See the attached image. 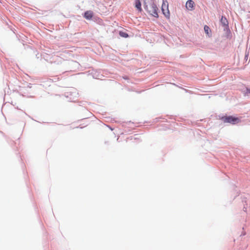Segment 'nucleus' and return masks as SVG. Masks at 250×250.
I'll use <instances>...</instances> for the list:
<instances>
[{"instance_id":"nucleus-1","label":"nucleus","mask_w":250,"mask_h":250,"mask_svg":"<svg viewBox=\"0 0 250 250\" xmlns=\"http://www.w3.org/2000/svg\"><path fill=\"white\" fill-rule=\"evenodd\" d=\"M151 2L147 3L146 0L144 1V8L147 11L148 13L152 15L154 17H158V8L156 5L152 2V0H150Z\"/></svg>"},{"instance_id":"nucleus-2","label":"nucleus","mask_w":250,"mask_h":250,"mask_svg":"<svg viewBox=\"0 0 250 250\" xmlns=\"http://www.w3.org/2000/svg\"><path fill=\"white\" fill-rule=\"evenodd\" d=\"M221 120L225 123H230L231 124H235L240 122L238 118L233 117L231 116H224L221 118Z\"/></svg>"},{"instance_id":"nucleus-3","label":"nucleus","mask_w":250,"mask_h":250,"mask_svg":"<svg viewBox=\"0 0 250 250\" xmlns=\"http://www.w3.org/2000/svg\"><path fill=\"white\" fill-rule=\"evenodd\" d=\"M162 10L164 15L167 17H169V12L168 8V4L164 2L162 5Z\"/></svg>"},{"instance_id":"nucleus-4","label":"nucleus","mask_w":250,"mask_h":250,"mask_svg":"<svg viewBox=\"0 0 250 250\" xmlns=\"http://www.w3.org/2000/svg\"><path fill=\"white\" fill-rule=\"evenodd\" d=\"M194 5H195L194 2L192 0H188L186 4V8L188 10H193Z\"/></svg>"},{"instance_id":"nucleus-5","label":"nucleus","mask_w":250,"mask_h":250,"mask_svg":"<svg viewBox=\"0 0 250 250\" xmlns=\"http://www.w3.org/2000/svg\"><path fill=\"white\" fill-rule=\"evenodd\" d=\"M93 16V13L91 11H87L84 13V17L87 20L92 19Z\"/></svg>"},{"instance_id":"nucleus-6","label":"nucleus","mask_w":250,"mask_h":250,"mask_svg":"<svg viewBox=\"0 0 250 250\" xmlns=\"http://www.w3.org/2000/svg\"><path fill=\"white\" fill-rule=\"evenodd\" d=\"M135 6L139 12L142 11L141 3L140 0H135Z\"/></svg>"},{"instance_id":"nucleus-7","label":"nucleus","mask_w":250,"mask_h":250,"mask_svg":"<svg viewBox=\"0 0 250 250\" xmlns=\"http://www.w3.org/2000/svg\"><path fill=\"white\" fill-rule=\"evenodd\" d=\"M204 30H205V33L208 36H209L210 33L211 32V31H210V29L209 27L208 26L205 25L204 26Z\"/></svg>"},{"instance_id":"nucleus-8","label":"nucleus","mask_w":250,"mask_h":250,"mask_svg":"<svg viewBox=\"0 0 250 250\" xmlns=\"http://www.w3.org/2000/svg\"><path fill=\"white\" fill-rule=\"evenodd\" d=\"M119 35L121 37H124V38H127L128 37V35L126 33L123 32V31H120Z\"/></svg>"},{"instance_id":"nucleus-9","label":"nucleus","mask_w":250,"mask_h":250,"mask_svg":"<svg viewBox=\"0 0 250 250\" xmlns=\"http://www.w3.org/2000/svg\"><path fill=\"white\" fill-rule=\"evenodd\" d=\"M221 21L224 25H226L228 22L227 19L225 18H224L223 17H222Z\"/></svg>"},{"instance_id":"nucleus-10","label":"nucleus","mask_w":250,"mask_h":250,"mask_svg":"<svg viewBox=\"0 0 250 250\" xmlns=\"http://www.w3.org/2000/svg\"><path fill=\"white\" fill-rule=\"evenodd\" d=\"M247 93H249L250 94V89L247 88Z\"/></svg>"}]
</instances>
